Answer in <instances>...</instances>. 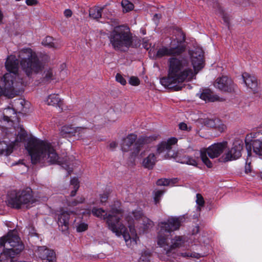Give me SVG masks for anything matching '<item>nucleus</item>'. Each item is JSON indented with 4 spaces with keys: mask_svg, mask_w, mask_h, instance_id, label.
I'll list each match as a JSON object with an SVG mask.
<instances>
[{
    "mask_svg": "<svg viewBox=\"0 0 262 262\" xmlns=\"http://www.w3.org/2000/svg\"><path fill=\"white\" fill-rule=\"evenodd\" d=\"M21 52L26 55L20 60L21 70L29 79H33L34 75L42 71L44 64L31 48L23 49Z\"/></svg>",
    "mask_w": 262,
    "mask_h": 262,
    "instance_id": "6",
    "label": "nucleus"
},
{
    "mask_svg": "<svg viewBox=\"0 0 262 262\" xmlns=\"http://www.w3.org/2000/svg\"><path fill=\"white\" fill-rule=\"evenodd\" d=\"M168 75L161 79V84L169 87L174 91L181 90L182 86L172 84L183 83L185 80L190 81L194 76L188 58L186 57L172 56L167 60Z\"/></svg>",
    "mask_w": 262,
    "mask_h": 262,
    "instance_id": "1",
    "label": "nucleus"
},
{
    "mask_svg": "<svg viewBox=\"0 0 262 262\" xmlns=\"http://www.w3.org/2000/svg\"><path fill=\"white\" fill-rule=\"evenodd\" d=\"M156 158L155 154H150L148 157L144 159L142 164H155Z\"/></svg>",
    "mask_w": 262,
    "mask_h": 262,
    "instance_id": "35",
    "label": "nucleus"
},
{
    "mask_svg": "<svg viewBox=\"0 0 262 262\" xmlns=\"http://www.w3.org/2000/svg\"><path fill=\"white\" fill-rule=\"evenodd\" d=\"M170 181L169 185L172 186L178 182L177 179H168Z\"/></svg>",
    "mask_w": 262,
    "mask_h": 262,
    "instance_id": "53",
    "label": "nucleus"
},
{
    "mask_svg": "<svg viewBox=\"0 0 262 262\" xmlns=\"http://www.w3.org/2000/svg\"><path fill=\"white\" fill-rule=\"evenodd\" d=\"M188 161H186V163H185L184 162H181V164H197L196 162H195V161L194 160H193L191 158L189 157H188L187 158Z\"/></svg>",
    "mask_w": 262,
    "mask_h": 262,
    "instance_id": "50",
    "label": "nucleus"
},
{
    "mask_svg": "<svg viewBox=\"0 0 262 262\" xmlns=\"http://www.w3.org/2000/svg\"><path fill=\"white\" fill-rule=\"evenodd\" d=\"M17 254L6 248L0 254V262H12V259ZM18 262V261H13Z\"/></svg>",
    "mask_w": 262,
    "mask_h": 262,
    "instance_id": "28",
    "label": "nucleus"
},
{
    "mask_svg": "<svg viewBox=\"0 0 262 262\" xmlns=\"http://www.w3.org/2000/svg\"><path fill=\"white\" fill-rule=\"evenodd\" d=\"M181 255L183 257H193L197 258H199L201 257V255L199 253L190 252L182 253Z\"/></svg>",
    "mask_w": 262,
    "mask_h": 262,
    "instance_id": "44",
    "label": "nucleus"
},
{
    "mask_svg": "<svg viewBox=\"0 0 262 262\" xmlns=\"http://www.w3.org/2000/svg\"><path fill=\"white\" fill-rule=\"evenodd\" d=\"M214 86L220 90L228 93L233 92L235 88V84L232 80L226 76L217 78L215 80Z\"/></svg>",
    "mask_w": 262,
    "mask_h": 262,
    "instance_id": "17",
    "label": "nucleus"
},
{
    "mask_svg": "<svg viewBox=\"0 0 262 262\" xmlns=\"http://www.w3.org/2000/svg\"><path fill=\"white\" fill-rule=\"evenodd\" d=\"M104 7L91 8L89 11V15L94 19H98L102 16V12Z\"/></svg>",
    "mask_w": 262,
    "mask_h": 262,
    "instance_id": "30",
    "label": "nucleus"
},
{
    "mask_svg": "<svg viewBox=\"0 0 262 262\" xmlns=\"http://www.w3.org/2000/svg\"><path fill=\"white\" fill-rule=\"evenodd\" d=\"M84 201L83 197H79L74 201L69 202L68 205L69 206H75L79 204L82 203Z\"/></svg>",
    "mask_w": 262,
    "mask_h": 262,
    "instance_id": "39",
    "label": "nucleus"
},
{
    "mask_svg": "<svg viewBox=\"0 0 262 262\" xmlns=\"http://www.w3.org/2000/svg\"><path fill=\"white\" fill-rule=\"evenodd\" d=\"M181 217H170L167 221L162 222L159 224L160 230L158 235V245L164 249L166 253L168 254L170 251L176 248L179 247L184 242L182 236H176L171 240V244L169 242L171 232L179 229L182 222Z\"/></svg>",
    "mask_w": 262,
    "mask_h": 262,
    "instance_id": "3",
    "label": "nucleus"
},
{
    "mask_svg": "<svg viewBox=\"0 0 262 262\" xmlns=\"http://www.w3.org/2000/svg\"><path fill=\"white\" fill-rule=\"evenodd\" d=\"M166 150L167 152L164 156L165 159H176L177 157V153L172 150V148L165 149Z\"/></svg>",
    "mask_w": 262,
    "mask_h": 262,
    "instance_id": "36",
    "label": "nucleus"
},
{
    "mask_svg": "<svg viewBox=\"0 0 262 262\" xmlns=\"http://www.w3.org/2000/svg\"><path fill=\"white\" fill-rule=\"evenodd\" d=\"M246 148L247 150L248 156L251 155L252 148L253 151L257 155H262V141L259 140H252L251 143H248L245 140Z\"/></svg>",
    "mask_w": 262,
    "mask_h": 262,
    "instance_id": "21",
    "label": "nucleus"
},
{
    "mask_svg": "<svg viewBox=\"0 0 262 262\" xmlns=\"http://www.w3.org/2000/svg\"><path fill=\"white\" fill-rule=\"evenodd\" d=\"M64 15L66 17H70L72 15V12L69 9H66L64 11Z\"/></svg>",
    "mask_w": 262,
    "mask_h": 262,
    "instance_id": "52",
    "label": "nucleus"
},
{
    "mask_svg": "<svg viewBox=\"0 0 262 262\" xmlns=\"http://www.w3.org/2000/svg\"><path fill=\"white\" fill-rule=\"evenodd\" d=\"M4 119L6 121H9L10 120V117L7 116H4Z\"/></svg>",
    "mask_w": 262,
    "mask_h": 262,
    "instance_id": "57",
    "label": "nucleus"
},
{
    "mask_svg": "<svg viewBox=\"0 0 262 262\" xmlns=\"http://www.w3.org/2000/svg\"><path fill=\"white\" fill-rule=\"evenodd\" d=\"M26 3L28 6H34L38 4L37 0H26Z\"/></svg>",
    "mask_w": 262,
    "mask_h": 262,
    "instance_id": "48",
    "label": "nucleus"
},
{
    "mask_svg": "<svg viewBox=\"0 0 262 262\" xmlns=\"http://www.w3.org/2000/svg\"><path fill=\"white\" fill-rule=\"evenodd\" d=\"M70 185L73 186V190L71 193V195L74 196L79 187V182L77 178H73L70 182Z\"/></svg>",
    "mask_w": 262,
    "mask_h": 262,
    "instance_id": "31",
    "label": "nucleus"
},
{
    "mask_svg": "<svg viewBox=\"0 0 262 262\" xmlns=\"http://www.w3.org/2000/svg\"><path fill=\"white\" fill-rule=\"evenodd\" d=\"M179 128L182 130H187V125L184 122H181L179 125Z\"/></svg>",
    "mask_w": 262,
    "mask_h": 262,
    "instance_id": "49",
    "label": "nucleus"
},
{
    "mask_svg": "<svg viewBox=\"0 0 262 262\" xmlns=\"http://www.w3.org/2000/svg\"><path fill=\"white\" fill-rule=\"evenodd\" d=\"M117 145L118 144L116 142L113 141L110 143L108 147L111 150H113L115 148L117 147Z\"/></svg>",
    "mask_w": 262,
    "mask_h": 262,
    "instance_id": "51",
    "label": "nucleus"
},
{
    "mask_svg": "<svg viewBox=\"0 0 262 262\" xmlns=\"http://www.w3.org/2000/svg\"><path fill=\"white\" fill-rule=\"evenodd\" d=\"M216 13L219 14L222 17L223 20L226 26L229 29L230 27V18L229 15L225 12L223 8L221 7L219 3H216L214 6Z\"/></svg>",
    "mask_w": 262,
    "mask_h": 262,
    "instance_id": "27",
    "label": "nucleus"
},
{
    "mask_svg": "<svg viewBox=\"0 0 262 262\" xmlns=\"http://www.w3.org/2000/svg\"><path fill=\"white\" fill-rule=\"evenodd\" d=\"M178 142V139L174 137H171L167 141H163L160 143L157 147V151L159 154L165 151V149L172 148V145H174Z\"/></svg>",
    "mask_w": 262,
    "mask_h": 262,
    "instance_id": "25",
    "label": "nucleus"
},
{
    "mask_svg": "<svg viewBox=\"0 0 262 262\" xmlns=\"http://www.w3.org/2000/svg\"><path fill=\"white\" fill-rule=\"evenodd\" d=\"M24 81H23V80L21 79V80L20 83V85H24Z\"/></svg>",
    "mask_w": 262,
    "mask_h": 262,
    "instance_id": "60",
    "label": "nucleus"
},
{
    "mask_svg": "<svg viewBox=\"0 0 262 262\" xmlns=\"http://www.w3.org/2000/svg\"><path fill=\"white\" fill-rule=\"evenodd\" d=\"M71 213H74V211H71Z\"/></svg>",
    "mask_w": 262,
    "mask_h": 262,
    "instance_id": "64",
    "label": "nucleus"
},
{
    "mask_svg": "<svg viewBox=\"0 0 262 262\" xmlns=\"http://www.w3.org/2000/svg\"><path fill=\"white\" fill-rule=\"evenodd\" d=\"M13 77L11 74H7L0 77V96L5 95L9 98L15 96V91L13 86Z\"/></svg>",
    "mask_w": 262,
    "mask_h": 262,
    "instance_id": "15",
    "label": "nucleus"
},
{
    "mask_svg": "<svg viewBox=\"0 0 262 262\" xmlns=\"http://www.w3.org/2000/svg\"><path fill=\"white\" fill-rule=\"evenodd\" d=\"M32 190L26 187L18 190H13L8 194L7 203L8 206L15 209L23 207L28 208L30 204L34 202Z\"/></svg>",
    "mask_w": 262,
    "mask_h": 262,
    "instance_id": "8",
    "label": "nucleus"
},
{
    "mask_svg": "<svg viewBox=\"0 0 262 262\" xmlns=\"http://www.w3.org/2000/svg\"><path fill=\"white\" fill-rule=\"evenodd\" d=\"M144 165L145 168H148L149 169L153 168V165L149 164V165Z\"/></svg>",
    "mask_w": 262,
    "mask_h": 262,
    "instance_id": "55",
    "label": "nucleus"
},
{
    "mask_svg": "<svg viewBox=\"0 0 262 262\" xmlns=\"http://www.w3.org/2000/svg\"><path fill=\"white\" fill-rule=\"evenodd\" d=\"M57 223L62 231L68 230L69 227L70 213L63 209L57 211Z\"/></svg>",
    "mask_w": 262,
    "mask_h": 262,
    "instance_id": "19",
    "label": "nucleus"
},
{
    "mask_svg": "<svg viewBox=\"0 0 262 262\" xmlns=\"http://www.w3.org/2000/svg\"><path fill=\"white\" fill-rule=\"evenodd\" d=\"M157 137L155 136H142L137 139V135L130 134L123 140L122 149L126 152L131 150L132 156H137L143 146L156 140Z\"/></svg>",
    "mask_w": 262,
    "mask_h": 262,
    "instance_id": "9",
    "label": "nucleus"
},
{
    "mask_svg": "<svg viewBox=\"0 0 262 262\" xmlns=\"http://www.w3.org/2000/svg\"><path fill=\"white\" fill-rule=\"evenodd\" d=\"M18 101H19V103L21 105H23L25 101L24 100H21V99H19Z\"/></svg>",
    "mask_w": 262,
    "mask_h": 262,
    "instance_id": "58",
    "label": "nucleus"
},
{
    "mask_svg": "<svg viewBox=\"0 0 262 262\" xmlns=\"http://www.w3.org/2000/svg\"><path fill=\"white\" fill-rule=\"evenodd\" d=\"M242 77L246 86L250 89L253 93H256L258 89L257 78L254 76H252L247 72L242 74Z\"/></svg>",
    "mask_w": 262,
    "mask_h": 262,
    "instance_id": "22",
    "label": "nucleus"
},
{
    "mask_svg": "<svg viewBox=\"0 0 262 262\" xmlns=\"http://www.w3.org/2000/svg\"><path fill=\"white\" fill-rule=\"evenodd\" d=\"M182 38L171 39L169 48L163 47L160 48L153 55V58L157 59L162 58L165 56H180L186 50V46L184 43L185 41V35L180 32Z\"/></svg>",
    "mask_w": 262,
    "mask_h": 262,
    "instance_id": "10",
    "label": "nucleus"
},
{
    "mask_svg": "<svg viewBox=\"0 0 262 262\" xmlns=\"http://www.w3.org/2000/svg\"><path fill=\"white\" fill-rule=\"evenodd\" d=\"M150 255L147 253H143L139 259V262H149Z\"/></svg>",
    "mask_w": 262,
    "mask_h": 262,
    "instance_id": "40",
    "label": "nucleus"
},
{
    "mask_svg": "<svg viewBox=\"0 0 262 262\" xmlns=\"http://www.w3.org/2000/svg\"><path fill=\"white\" fill-rule=\"evenodd\" d=\"M245 164H251V162H249V163H248V161H247L246 162V163H245Z\"/></svg>",
    "mask_w": 262,
    "mask_h": 262,
    "instance_id": "62",
    "label": "nucleus"
},
{
    "mask_svg": "<svg viewBox=\"0 0 262 262\" xmlns=\"http://www.w3.org/2000/svg\"><path fill=\"white\" fill-rule=\"evenodd\" d=\"M260 177H261V178H262V171H261V173H260Z\"/></svg>",
    "mask_w": 262,
    "mask_h": 262,
    "instance_id": "63",
    "label": "nucleus"
},
{
    "mask_svg": "<svg viewBox=\"0 0 262 262\" xmlns=\"http://www.w3.org/2000/svg\"><path fill=\"white\" fill-rule=\"evenodd\" d=\"M190 58L194 71L197 73L204 67V52L201 49H195L192 51Z\"/></svg>",
    "mask_w": 262,
    "mask_h": 262,
    "instance_id": "16",
    "label": "nucleus"
},
{
    "mask_svg": "<svg viewBox=\"0 0 262 262\" xmlns=\"http://www.w3.org/2000/svg\"><path fill=\"white\" fill-rule=\"evenodd\" d=\"M243 148L242 141H236L233 144L232 147L219 159L220 162L226 163L235 160L242 156L241 151Z\"/></svg>",
    "mask_w": 262,
    "mask_h": 262,
    "instance_id": "14",
    "label": "nucleus"
},
{
    "mask_svg": "<svg viewBox=\"0 0 262 262\" xmlns=\"http://www.w3.org/2000/svg\"><path fill=\"white\" fill-rule=\"evenodd\" d=\"M47 102L49 105L58 106L61 110H63V101L59 98L58 94L50 95L47 99Z\"/></svg>",
    "mask_w": 262,
    "mask_h": 262,
    "instance_id": "26",
    "label": "nucleus"
},
{
    "mask_svg": "<svg viewBox=\"0 0 262 262\" xmlns=\"http://www.w3.org/2000/svg\"><path fill=\"white\" fill-rule=\"evenodd\" d=\"M110 41L115 51L122 52H127L130 48H137L140 45L138 39L134 38L129 28L125 25L115 27L110 34Z\"/></svg>",
    "mask_w": 262,
    "mask_h": 262,
    "instance_id": "4",
    "label": "nucleus"
},
{
    "mask_svg": "<svg viewBox=\"0 0 262 262\" xmlns=\"http://www.w3.org/2000/svg\"><path fill=\"white\" fill-rule=\"evenodd\" d=\"M164 193V191L162 190H157L155 192L154 194V201L156 204H158L160 202L161 197Z\"/></svg>",
    "mask_w": 262,
    "mask_h": 262,
    "instance_id": "38",
    "label": "nucleus"
},
{
    "mask_svg": "<svg viewBox=\"0 0 262 262\" xmlns=\"http://www.w3.org/2000/svg\"><path fill=\"white\" fill-rule=\"evenodd\" d=\"M227 141L214 143L208 147L200 150V158L204 164H212L208 157L214 159L219 157L227 147Z\"/></svg>",
    "mask_w": 262,
    "mask_h": 262,
    "instance_id": "11",
    "label": "nucleus"
},
{
    "mask_svg": "<svg viewBox=\"0 0 262 262\" xmlns=\"http://www.w3.org/2000/svg\"><path fill=\"white\" fill-rule=\"evenodd\" d=\"M116 80L117 82L120 83L122 85H124L126 83V80L119 73H117L116 75Z\"/></svg>",
    "mask_w": 262,
    "mask_h": 262,
    "instance_id": "45",
    "label": "nucleus"
},
{
    "mask_svg": "<svg viewBox=\"0 0 262 262\" xmlns=\"http://www.w3.org/2000/svg\"><path fill=\"white\" fill-rule=\"evenodd\" d=\"M35 252L42 260H45V262H55L56 261L54 251L46 246L38 247Z\"/></svg>",
    "mask_w": 262,
    "mask_h": 262,
    "instance_id": "18",
    "label": "nucleus"
},
{
    "mask_svg": "<svg viewBox=\"0 0 262 262\" xmlns=\"http://www.w3.org/2000/svg\"><path fill=\"white\" fill-rule=\"evenodd\" d=\"M121 5L126 12L133 10L134 8V4L128 0H122Z\"/></svg>",
    "mask_w": 262,
    "mask_h": 262,
    "instance_id": "32",
    "label": "nucleus"
},
{
    "mask_svg": "<svg viewBox=\"0 0 262 262\" xmlns=\"http://www.w3.org/2000/svg\"><path fill=\"white\" fill-rule=\"evenodd\" d=\"M125 220L128 224L130 233L126 232L124 228L122 230L121 235H123L126 245L128 246L137 244L139 239L135 229L136 222L142 225L143 230L151 227L154 225L153 222L146 216H143L141 211L139 210L133 211L131 213L125 214Z\"/></svg>",
    "mask_w": 262,
    "mask_h": 262,
    "instance_id": "5",
    "label": "nucleus"
},
{
    "mask_svg": "<svg viewBox=\"0 0 262 262\" xmlns=\"http://www.w3.org/2000/svg\"><path fill=\"white\" fill-rule=\"evenodd\" d=\"M87 128L82 127H74L72 125H64L61 127V134L62 136H75L76 134H78L79 137H82V134L86 131Z\"/></svg>",
    "mask_w": 262,
    "mask_h": 262,
    "instance_id": "20",
    "label": "nucleus"
},
{
    "mask_svg": "<svg viewBox=\"0 0 262 262\" xmlns=\"http://www.w3.org/2000/svg\"><path fill=\"white\" fill-rule=\"evenodd\" d=\"M5 247L18 254L24 249V246L15 231H10L6 236L0 239V247Z\"/></svg>",
    "mask_w": 262,
    "mask_h": 262,
    "instance_id": "12",
    "label": "nucleus"
},
{
    "mask_svg": "<svg viewBox=\"0 0 262 262\" xmlns=\"http://www.w3.org/2000/svg\"><path fill=\"white\" fill-rule=\"evenodd\" d=\"M245 172L246 174H252V173H255L254 171H253V169L251 166V165H245Z\"/></svg>",
    "mask_w": 262,
    "mask_h": 262,
    "instance_id": "46",
    "label": "nucleus"
},
{
    "mask_svg": "<svg viewBox=\"0 0 262 262\" xmlns=\"http://www.w3.org/2000/svg\"><path fill=\"white\" fill-rule=\"evenodd\" d=\"M92 214L99 218L106 220L109 229L115 233L117 236L122 234L124 228V225L120 222L122 213L120 209L112 208L108 215L105 211L101 208H94L92 210Z\"/></svg>",
    "mask_w": 262,
    "mask_h": 262,
    "instance_id": "7",
    "label": "nucleus"
},
{
    "mask_svg": "<svg viewBox=\"0 0 262 262\" xmlns=\"http://www.w3.org/2000/svg\"><path fill=\"white\" fill-rule=\"evenodd\" d=\"M88 229V225L84 223H81L79 224L77 226V231L78 232H81L85 231Z\"/></svg>",
    "mask_w": 262,
    "mask_h": 262,
    "instance_id": "43",
    "label": "nucleus"
},
{
    "mask_svg": "<svg viewBox=\"0 0 262 262\" xmlns=\"http://www.w3.org/2000/svg\"><path fill=\"white\" fill-rule=\"evenodd\" d=\"M13 164H24V163L19 160V161H18L17 162L14 163Z\"/></svg>",
    "mask_w": 262,
    "mask_h": 262,
    "instance_id": "59",
    "label": "nucleus"
},
{
    "mask_svg": "<svg viewBox=\"0 0 262 262\" xmlns=\"http://www.w3.org/2000/svg\"><path fill=\"white\" fill-rule=\"evenodd\" d=\"M108 196V193L107 192L104 193L100 195V202L102 203H105L106 202Z\"/></svg>",
    "mask_w": 262,
    "mask_h": 262,
    "instance_id": "47",
    "label": "nucleus"
},
{
    "mask_svg": "<svg viewBox=\"0 0 262 262\" xmlns=\"http://www.w3.org/2000/svg\"><path fill=\"white\" fill-rule=\"evenodd\" d=\"M219 130L223 131L225 128V126L224 124H222L221 126H219Z\"/></svg>",
    "mask_w": 262,
    "mask_h": 262,
    "instance_id": "56",
    "label": "nucleus"
},
{
    "mask_svg": "<svg viewBox=\"0 0 262 262\" xmlns=\"http://www.w3.org/2000/svg\"><path fill=\"white\" fill-rule=\"evenodd\" d=\"M129 83L132 85L137 86L140 84V80L137 77L132 76L129 79Z\"/></svg>",
    "mask_w": 262,
    "mask_h": 262,
    "instance_id": "41",
    "label": "nucleus"
},
{
    "mask_svg": "<svg viewBox=\"0 0 262 262\" xmlns=\"http://www.w3.org/2000/svg\"><path fill=\"white\" fill-rule=\"evenodd\" d=\"M207 167L210 168L212 167V165H206Z\"/></svg>",
    "mask_w": 262,
    "mask_h": 262,
    "instance_id": "61",
    "label": "nucleus"
},
{
    "mask_svg": "<svg viewBox=\"0 0 262 262\" xmlns=\"http://www.w3.org/2000/svg\"><path fill=\"white\" fill-rule=\"evenodd\" d=\"M55 76L53 68H47L44 70L41 77L38 80V83L41 85L50 83L52 80L55 79Z\"/></svg>",
    "mask_w": 262,
    "mask_h": 262,
    "instance_id": "23",
    "label": "nucleus"
},
{
    "mask_svg": "<svg viewBox=\"0 0 262 262\" xmlns=\"http://www.w3.org/2000/svg\"><path fill=\"white\" fill-rule=\"evenodd\" d=\"M65 166H63L62 167L65 169H67V171H68V174H70L72 171V170L70 169V168L69 167V165H67V164H66V165H64Z\"/></svg>",
    "mask_w": 262,
    "mask_h": 262,
    "instance_id": "54",
    "label": "nucleus"
},
{
    "mask_svg": "<svg viewBox=\"0 0 262 262\" xmlns=\"http://www.w3.org/2000/svg\"><path fill=\"white\" fill-rule=\"evenodd\" d=\"M196 203L198 205L197 210L200 211L201 208L204 206L205 201L202 195L200 193H197L196 195Z\"/></svg>",
    "mask_w": 262,
    "mask_h": 262,
    "instance_id": "34",
    "label": "nucleus"
},
{
    "mask_svg": "<svg viewBox=\"0 0 262 262\" xmlns=\"http://www.w3.org/2000/svg\"><path fill=\"white\" fill-rule=\"evenodd\" d=\"M53 38L51 36H47L42 41V45L45 47L49 48H55L54 43L53 42Z\"/></svg>",
    "mask_w": 262,
    "mask_h": 262,
    "instance_id": "33",
    "label": "nucleus"
},
{
    "mask_svg": "<svg viewBox=\"0 0 262 262\" xmlns=\"http://www.w3.org/2000/svg\"><path fill=\"white\" fill-rule=\"evenodd\" d=\"M170 181L167 179H160L157 181V185L158 186L169 185Z\"/></svg>",
    "mask_w": 262,
    "mask_h": 262,
    "instance_id": "42",
    "label": "nucleus"
},
{
    "mask_svg": "<svg viewBox=\"0 0 262 262\" xmlns=\"http://www.w3.org/2000/svg\"><path fill=\"white\" fill-rule=\"evenodd\" d=\"M197 96L201 99L208 102H214L219 100L220 99L217 95H214L209 89H203L202 92L197 94Z\"/></svg>",
    "mask_w": 262,
    "mask_h": 262,
    "instance_id": "24",
    "label": "nucleus"
},
{
    "mask_svg": "<svg viewBox=\"0 0 262 262\" xmlns=\"http://www.w3.org/2000/svg\"><path fill=\"white\" fill-rule=\"evenodd\" d=\"M31 156L32 164L42 162L48 164H63L60 163V157L50 142L33 139L30 140L26 147Z\"/></svg>",
    "mask_w": 262,
    "mask_h": 262,
    "instance_id": "2",
    "label": "nucleus"
},
{
    "mask_svg": "<svg viewBox=\"0 0 262 262\" xmlns=\"http://www.w3.org/2000/svg\"><path fill=\"white\" fill-rule=\"evenodd\" d=\"M18 60L14 55L9 56L5 62V67L6 70L9 72L8 74H11L13 77V86H14V90L15 91V96L17 95L19 89L17 88V86L19 84V83L15 82L16 75L18 73ZM6 73L5 75L7 74Z\"/></svg>",
    "mask_w": 262,
    "mask_h": 262,
    "instance_id": "13",
    "label": "nucleus"
},
{
    "mask_svg": "<svg viewBox=\"0 0 262 262\" xmlns=\"http://www.w3.org/2000/svg\"><path fill=\"white\" fill-rule=\"evenodd\" d=\"M28 134L27 132L23 127L20 128V132L18 133L17 137L19 138L20 141H24L27 138Z\"/></svg>",
    "mask_w": 262,
    "mask_h": 262,
    "instance_id": "37",
    "label": "nucleus"
},
{
    "mask_svg": "<svg viewBox=\"0 0 262 262\" xmlns=\"http://www.w3.org/2000/svg\"><path fill=\"white\" fill-rule=\"evenodd\" d=\"M14 144H7L5 142H3L0 143V155L5 156L10 155L13 150Z\"/></svg>",
    "mask_w": 262,
    "mask_h": 262,
    "instance_id": "29",
    "label": "nucleus"
}]
</instances>
